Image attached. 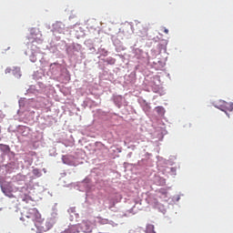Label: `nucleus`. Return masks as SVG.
<instances>
[{
    "label": "nucleus",
    "mask_w": 233,
    "mask_h": 233,
    "mask_svg": "<svg viewBox=\"0 0 233 233\" xmlns=\"http://www.w3.org/2000/svg\"><path fill=\"white\" fill-rule=\"evenodd\" d=\"M63 162L65 163V165H68L67 161H66V157L63 158Z\"/></svg>",
    "instance_id": "obj_15"
},
{
    "label": "nucleus",
    "mask_w": 233,
    "mask_h": 233,
    "mask_svg": "<svg viewBox=\"0 0 233 233\" xmlns=\"http://www.w3.org/2000/svg\"><path fill=\"white\" fill-rule=\"evenodd\" d=\"M80 228L82 232L89 233L92 232V226L90 225V221L83 220L80 224Z\"/></svg>",
    "instance_id": "obj_4"
},
{
    "label": "nucleus",
    "mask_w": 233,
    "mask_h": 233,
    "mask_svg": "<svg viewBox=\"0 0 233 233\" xmlns=\"http://www.w3.org/2000/svg\"><path fill=\"white\" fill-rule=\"evenodd\" d=\"M66 230L68 233H79V227L77 225L69 226Z\"/></svg>",
    "instance_id": "obj_5"
},
{
    "label": "nucleus",
    "mask_w": 233,
    "mask_h": 233,
    "mask_svg": "<svg viewBox=\"0 0 233 233\" xmlns=\"http://www.w3.org/2000/svg\"><path fill=\"white\" fill-rule=\"evenodd\" d=\"M147 233H156V231L154 230V225L149 224L147 226Z\"/></svg>",
    "instance_id": "obj_9"
},
{
    "label": "nucleus",
    "mask_w": 233,
    "mask_h": 233,
    "mask_svg": "<svg viewBox=\"0 0 233 233\" xmlns=\"http://www.w3.org/2000/svg\"><path fill=\"white\" fill-rule=\"evenodd\" d=\"M22 201H24V203H32V201H34V200L32 199V198L30 196L25 195L22 198Z\"/></svg>",
    "instance_id": "obj_8"
},
{
    "label": "nucleus",
    "mask_w": 233,
    "mask_h": 233,
    "mask_svg": "<svg viewBox=\"0 0 233 233\" xmlns=\"http://www.w3.org/2000/svg\"><path fill=\"white\" fill-rule=\"evenodd\" d=\"M114 102L117 106H121V103H123V96L118 95L114 97Z\"/></svg>",
    "instance_id": "obj_6"
},
{
    "label": "nucleus",
    "mask_w": 233,
    "mask_h": 233,
    "mask_svg": "<svg viewBox=\"0 0 233 233\" xmlns=\"http://www.w3.org/2000/svg\"><path fill=\"white\" fill-rule=\"evenodd\" d=\"M161 30L164 34H168V29L167 27H162Z\"/></svg>",
    "instance_id": "obj_12"
},
{
    "label": "nucleus",
    "mask_w": 233,
    "mask_h": 233,
    "mask_svg": "<svg viewBox=\"0 0 233 233\" xmlns=\"http://www.w3.org/2000/svg\"><path fill=\"white\" fill-rule=\"evenodd\" d=\"M24 227H39L40 223H43V219L41 218V214L37 210V208H30L26 212V214L23 215L20 218Z\"/></svg>",
    "instance_id": "obj_1"
},
{
    "label": "nucleus",
    "mask_w": 233,
    "mask_h": 233,
    "mask_svg": "<svg viewBox=\"0 0 233 233\" xmlns=\"http://www.w3.org/2000/svg\"><path fill=\"white\" fill-rule=\"evenodd\" d=\"M217 108L222 110V112H233V103H228L223 100L218 102Z\"/></svg>",
    "instance_id": "obj_2"
},
{
    "label": "nucleus",
    "mask_w": 233,
    "mask_h": 233,
    "mask_svg": "<svg viewBox=\"0 0 233 233\" xmlns=\"http://www.w3.org/2000/svg\"><path fill=\"white\" fill-rule=\"evenodd\" d=\"M13 74L15 76V77H21V68L19 67H15V69H13Z\"/></svg>",
    "instance_id": "obj_7"
},
{
    "label": "nucleus",
    "mask_w": 233,
    "mask_h": 233,
    "mask_svg": "<svg viewBox=\"0 0 233 233\" xmlns=\"http://www.w3.org/2000/svg\"><path fill=\"white\" fill-rule=\"evenodd\" d=\"M98 223L100 225H108V223H110V220L106 219V218H100V220L98 221Z\"/></svg>",
    "instance_id": "obj_11"
},
{
    "label": "nucleus",
    "mask_w": 233,
    "mask_h": 233,
    "mask_svg": "<svg viewBox=\"0 0 233 233\" xmlns=\"http://www.w3.org/2000/svg\"><path fill=\"white\" fill-rule=\"evenodd\" d=\"M156 110L160 116H163V114H165V108L163 106H157Z\"/></svg>",
    "instance_id": "obj_10"
},
{
    "label": "nucleus",
    "mask_w": 233,
    "mask_h": 233,
    "mask_svg": "<svg viewBox=\"0 0 233 233\" xmlns=\"http://www.w3.org/2000/svg\"><path fill=\"white\" fill-rule=\"evenodd\" d=\"M39 225V227H36V228H43L44 229V227L43 226H41V225H43V221L40 223V224H38ZM45 230V229H44Z\"/></svg>",
    "instance_id": "obj_14"
},
{
    "label": "nucleus",
    "mask_w": 233,
    "mask_h": 233,
    "mask_svg": "<svg viewBox=\"0 0 233 233\" xmlns=\"http://www.w3.org/2000/svg\"><path fill=\"white\" fill-rule=\"evenodd\" d=\"M10 72H12V69H10V68L5 69V74H10Z\"/></svg>",
    "instance_id": "obj_13"
},
{
    "label": "nucleus",
    "mask_w": 233,
    "mask_h": 233,
    "mask_svg": "<svg viewBox=\"0 0 233 233\" xmlns=\"http://www.w3.org/2000/svg\"><path fill=\"white\" fill-rule=\"evenodd\" d=\"M137 28L138 29L139 37H147L148 35V27L147 25L141 23L137 24Z\"/></svg>",
    "instance_id": "obj_3"
}]
</instances>
